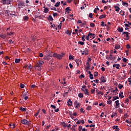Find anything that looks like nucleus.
<instances>
[{
	"label": "nucleus",
	"instance_id": "f257e3e1",
	"mask_svg": "<svg viewBox=\"0 0 131 131\" xmlns=\"http://www.w3.org/2000/svg\"><path fill=\"white\" fill-rule=\"evenodd\" d=\"M64 56H65V53H64V52H62L61 55L57 54L56 53H54L53 54V57H54V58H56V59H58V60H62V58Z\"/></svg>",
	"mask_w": 131,
	"mask_h": 131
},
{
	"label": "nucleus",
	"instance_id": "f03ea898",
	"mask_svg": "<svg viewBox=\"0 0 131 131\" xmlns=\"http://www.w3.org/2000/svg\"><path fill=\"white\" fill-rule=\"evenodd\" d=\"M21 122L22 123V124H25L26 125H29V122L28 121V120L24 119L23 120H21Z\"/></svg>",
	"mask_w": 131,
	"mask_h": 131
},
{
	"label": "nucleus",
	"instance_id": "7ed1b4c3",
	"mask_svg": "<svg viewBox=\"0 0 131 131\" xmlns=\"http://www.w3.org/2000/svg\"><path fill=\"white\" fill-rule=\"evenodd\" d=\"M74 106H75V108H78V107H80L81 104H80V103L78 102L77 101H75L74 102Z\"/></svg>",
	"mask_w": 131,
	"mask_h": 131
},
{
	"label": "nucleus",
	"instance_id": "20e7f679",
	"mask_svg": "<svg viewBox=\"0 0 131 131\" xmlns=\"http://www.w3.org/2000/svg\"><path fill=\"white\" fill-rule=\"evenodd\" d=\"M99 79H100L101 82H103V83H105L106 81H107V80L106 78H105V77L104 76H101V77H100Z\"/></svg>",
	"mask_w": 131,
	"mask_h": 131
},
{
	"label": "nucleus",
	"instance_id": "39448f33",
	"mask_svg": "<svg viewBox=\"0 0 131 131\" xmlns=\"http://www.w3.org/2000/svg\"><path fill=\"white\" fill-rule=\"evenodd\" d=\"M43 63V61H39L38 62H37V63L36 64V67H41V66H42V63Z\"/></svg>",
	"mask_w": 131,
	"mask_h": 131
},
{
	"label": "nucleus",
	"instance_id": "423d86ee",
	"mask_svg": "<svg viewBox=\"0 0 131 131\" xmlns=\"http://www.w3.org/2000/svg\"><path fill=\"white\" fill-rule=\"evenodd\" d=\"M52 57H53L52 55H48L45 56L44 59L45 60H47V61H49V60H51V58L50 57L52 58Z\"/></svg>",
	"mask_w": 131,
	"mask_h": 131
},
{
	"label": "nucleus",
	"instance_id": "0eeeda50",
	"mask_svg": "<svg viewBox=\"0 0 131 131\" xmlns=\"http://www.w3.org/2000/svg\"><path fill=\"white\" fill-rule=\"evenodd\" d=\"M125 34L126 38H125L124 39L125 40H128V39H129L130 38L129 34H130V33H128V32H126V33Z\"/></svg>",
	"mask_w": 131,
	"mask_h": 131
},
{
	"label": "nucleus",
	"instance_id": "6e6552de",
	"mask_svg": "<svg viewBox=\"0 0 131 131\" xmlns=\"http://www.w3.org/2000/svg\"><path fill=\"white\" fill-rule=\"evenodd\" d=\"M81 91H82V92H83L85 94V95H87L88 96H89V90L88 89H81Z\"/></svg>",
	"mask_w": 131,
	"mask_h": 131
},
{
	"label": "nucleus",
	"instance_id": "1a4fd4ad",
	"mask_svg": "<svg viewBox=\"0 0 131 131\" xmlns=\"http://www.w3.org/2000/svg\"><path fill=\"white\" fill-rule=\"evenodd\" d=\"M119 98L121 99H123L124 98V96H123V93L122 92H120V93L119 94Z\"/></svg>",
	"mask_w": 131,
	"mask_h": 131
},
{
	"label": "nucleus",
	"instance_id": "9d476101",
	"mask_svg": "<svg viewBox=\"0 0 131 131\" xmlns=\"http://www.w3.org/2000/svg\"><path fill=\"white\" fill-rule=\"evenodd\" d=\"M67 103L68 106H72V101H71V99H69Z\"/></svg>",
	"mask_w": 131,
	"mask_h": 131
},
{
	"label": "nucleus",
	"instance_id": "9b49d317",
	"mask_svg": "<svg viewBox=\"0 0 131 131\" xmlns=\"http://www.w3.org/2000/svg\"><path fill=\"white\" fill-rule=\"evenodd\" d=\"M122 5L124 7H127V6H128V3L122 1Z\"/></svg>",
	"mask_w": 131,
	"mask_h": 131
},
{
	"label": "nucleus",
	"instance_id": "f8f14e48",
	"mask_svg": "<svg viewBox=\"0 0 131 131\" xmlns=\"http://www.w3.org/2000/svg\"><path fill=\"white\" fill-rule=\"evenodd\" d=\"M113 129H115V131L120 130L119 128H118V126H113Z\"/></svg>",
	"mask_w": 131,
	"mask_h": 131
},
{
	"label": "nucleus",
	"instance_id": "ddd939ff",
	"mask_svg": "<svg viewBox=\"0 0 131 131\" xmlns=\"http://www.w3.org/2000/svg\"><path fill=\"white\" fill-rule=\"evenodd\" d=\"M0 37L3 39H5L6 37H7V35L2 34L0 35Z\"/></svg>",
	"mask_w": 131,
	"mask_h": 131
},
{
	"label": "nucleus",
	"instance_id": "4468645a",
	"mask_svg": "<svg viewBox=\"0 0 131 131\" xmlns=\"http://www.w3.org/2000/svg\"><path fill=\"white\" fill-rule=\"evenodd\" d=\"M86 70H89L90 69V67H91V64H90V63L86 62Z\"/></svg>",
	"mask_w": 131,
	"mask_h": 131
},
{
	"label": "nucleus",
	"instance_id": "2eb2a0df",
	"mask_svg": "<svg viewBox=\"0 0 131 131\" xmlns=\"http://www.w3.org/2000/svg\"><path fill=\"white\" fill-rule=\"evenodd\" d=\"M19 7H25V5H24V2H20L18 4Z\"/></svg>",
	"mask_w": 131,
	"mask_h": 131
},
{
	"label": "nucleus",
	"instance_id": "dca6fc26",
	"mask_svg": "<svg viewBox=\"0 0 131 131\" xmlns=\"http://www.w3.org/2000/svg\"><path fill=\"white\" fill-rule=\"evenodd\" d=\"M115 9H116L115 11L116 12H119V10H120V8L118 6H114Z\"/></svg>",
	"mask_w": 131,
	"mask_h": 131
},
{
	"label": "nucleus",
	"instance_id": "f3484780",
	"mask_svg": "<svg viewBox=\"0 0 131 131\" xmlns=\"http://www.w3.org/2000/svg\"><path fill=\"white\" fill-rule=\"evenodd\" d=\"M118 32H122L123 31V28L119 27L117 29Z\"/></svg>",
	"mask_w": 131,
	"mask_h": 131
},
{
	"label": "nucleus",
	"instance_id": "a211bd4d",
	"mask_svg": "<svg viewBox=\"0 0 131 131\" xmlns=\"http://www.w3.org/2000/svg\"><path fill=\"white\" fill-rule=\"evenodd\" d=\"M60 5H61V2H58L55 4L54 6L56 7H58L60 6Z\"/></svg>",
	"mask_w": 131,
	"mask_h": 131
},
{
	"label": "nucleus",
	"instance_id": "6ab92c4d",
	"mask_svg": "<svg viewBox=\"0 0 131 131\" xmlns=\"http://www.w3.org/2000/svg\"><path fill=\"white\" fill-rule=\"evenodd\" d=\"M119 99V97L118 96H114L113 97L112 101H114L115 100H118Z\"/></svg>",
	"mask_w": 131,
	"mask_h": 131
},
{
	"label": "nucleus",
	"instance_id": "aec40b11",
	"mask_svg": "<svg viewBox=\"0 0 131 131\" xmlns=\"http://www.w3.org/2000/svg\"><path fill=\"white\" fill-rule=\"evenodd\" d=\"M115 104H116V107H118V106H119V105H120V103H119V100L116 101Z\"/></svg>",
	"mask_w": 131,
	"mask_h": 131
},
{
	"label": "nucleus",
	"instance_id": "412c9836",
	"mask_svg": "<svg viewBox=\"0 0 131 131\" xmlns=\"http://www.w3.org/2000/svg\"><path fill=\"white\" fill-rule=\"evenodd\" d=\"M76 64L77 66H79V64H81V60L80 59H78V61L76 62Z\"/></svg>",
	"mask_w": 131,
	"mask_h": 131
},
{
	"label": "nucleus",
	"instance_id": "4be33fe9",
	"mask_svg": "<svg viewBox=\"0 0 131 131\" xmlns=\"http://www.w3.org/2000/svg\"><path fill=\"white\" fill-rule=\"evenodd\" d=\"M20 61H21V59L20 58H18V59L16 58L15 59V62L16 64H17L18 63H20Z\"/></svg>",
	"mask_w": 131,
	"mask_h": 131
},
{
	"label": "nucleus",
	"instance_id": "5701e85b",
	"mask_svg": "<svg viewBox=\"0 0 131 131\" xmlns=\"http://www.w3.org/2000/svg\"><path fill=\"white\" fill-rule=\"evenodd\" d=\"M105 17H106V15H105V14H102L101 15H100V16H99V19H104V18H105Z\"/></svg>",
	"mask_w": 131,
	"mask_h": 131
},
{
	"label": "nucleus",
	"instance_id": "b1692460",
	"mask_svg": "<svg viewBox=\"0 0 131 131\" xmlns=\"http://www.w3.org/2000/svg\"><path fill=\"white\" fill-rule=\"evenodd\" d=\"M78 97H79V98L82 99V98H83V94H82L81 93H79Z\"/></svg>",
	"mask_w": 131,
	"mask_h": 131
},
{
	"label": "nucleus",
	"instance_id": "393cba45",
	"mask_svg": "<svg viewBox=\"0 0 131 131\" xmlns=\"http://www.w3.org/2000/svg\"><path fill=\"white\" fill-rule=\"evenodd\" d=\"M69 114L70 117L72 118V119H73V118H74V117H73V114H72V112H69Z\"/></svg>",
	"mask_w": 131,
	"mask_h": 131
},
{
	"label": "nucleus",
	"instance_id": "a878e982",
	"mask_svg": "<svg viewBox=\"0 0 131 131\" xmlns=\"http://www.w3.org/2000/svg\"><path fill=\"white\" fill-rule=\"evenodd\" d=\"M99 10H100V9H99L98 6H97L96 8H95V9L94 10V13H95V14H97V11H99Z\"/></svg>",
	"mask_w": 131,
	"mask_h": 131
},
{
	"label": "nucleus",
	"instance_id": "bb28decb",
	"mask_svg": "<svg viewBox=\"0 0 131 131\" xmlns=\"http://www.w3.org/2000/svg\"><path fill=\"white\" fill-rule=\"evenodd\" d=\"M19 110L22 111V112H24V111H26V108H23L22 106H21Z\"/></svg>",
	"mask_w": 131,
	"mask_h": 131
},
{
	"label": "nucleus",
	"instance_id": "cd10ccee",
	"mask_svg": "<svg viewBox=\"0 0 131 131\" xmlns=\"http://www.w3.org/2000/svg\"><path fill=\"white\" fill-rule=\"evenodd\" d=\"M7 35L8 36H12V35H13V34H14V33H13V32H7Z\"/></svg>",
	"mask_w": 131,
	"mask_h": 131
},
{
	"label": "nucleus",
	"instance_id": "c85d7f7f",
	"mask_svg": "<svg viewBox=\"0 0 131 131\" xmlns=\"http://www.w3.org/2000/svg\"><path fill=\"white\" fill-rule=\"evenodd\" d=\"M44 13H45V14H48V13H49V9H48V8H46L44 9Z\"/></svg>",
	"mask_w": 131,
	"mask_h": 131
},
{
	"label": "nucleus",
	"instance_id": "c756f323",
	"mask_svg": "<svg viewBox=\"0 0 131 131\" xmlns=\"http://www.w3.org/2000/svg\"><path fill=\"white\" fill-rule=\"evenodd\" d=\"M23 19L25 21H26L27 20H28L29 19V17H28V16H25L24 17H23Z\"/></svg>",
	"mask_w": 131,
	"mask_h": 131
},
{
	"label": "nucleus",
	"instance_id": "7c9ffc66",
	"mask_svg": "<svg viewBox=\"0 0 131 131\" xmlns=\"http://www.w3.org/2000/svg\"><path fill=\"white\" fill-rule=\"evenodd\" d=\"M88 36H90V38H91V36H95V34L91 33V32H89L88 34Z\"/></svg>",
	"mask_w": 131,
	"mask_h": 131
},
{
	"label": "nucleus",
	"instance_id": "2f4dec72",
	"mask_svg": "<svg viewBox=\"0 0 131 131\" xmlns=\"http://www.w3.org/2000/svg\"><path fill=\"white\" fill-rule=\"evenodd\" d=\"M66 11L67 13H68V14H69V11H71V10H70V7H67L66 8Z\"/></svg>",
	"mask_w": 131,
	"mask_h": 131
},
{
	"label": "nucleus",
	"instance_id": "473e14b6",
	"mask_svg": "<svg viewBox=\"0 0 131 131\" xmlns=\"http://www.w3.org/2000/svg\"><path fill=\"white\" fill-rule=\"evenodd\" d=\"M115 49L116 50H119V49H120V45H116Z\"/></svg>",
	"mask_w": 131,
	"mask_h": 131
},
{
	"label": "nucleus",
	"instance_id": "72a5a7b5",
	"mask_svg": "<svg viewBox=\"0 0 131 131\" xmlns=\"http://www.w3.org/2000/svg\"><path fill=\"white\" fill-rule=\"evenodd\" d=\"M116 115H117V113H113L111 116L112 118H113L115 116H116Z\"/></svg>",
	"mask_w": 131,
	"mask_h": 131
},
{
	"label": "nucleus",
	"instance_id": "f704fd0d",
	"mask_svg": "<svg viewBox=\"0 0 131 131\" xmlns=\"http://www.w3.org/2000/svg\"><path fill=\"white\" fill-rule=\"evenodd\" d=\"M129 102V99H128V98H127L125 100V104H126V105H128Z\"/></svg>",
	"mask_w": 131,
	"mask_h": 131
},
{
	"label": "nucleus",
	"instance_id": "c9c22d12",
	"mask_svg": "<svg viewBox=\"0 0 131 131\" xmlns=\"http://www.w3.org/2000/svg\"><path fill=\"white\" fill-rule=\"evenodd\" d=\"M90 26L91 27H92L93 28H94L95 26H96V25H95V24H94L93 23H91Z\"/></svg>",
	"mask_w": 131,
	"mask_h": 131
},
{
	"label": "nucleus",
	"instance_id": "e433bc0d",
	"mask_svg": "<svg viewBox=\"0 0 131 131\" xmlns=\"http://www.w3.org/2000/svg\"><path fill=\"white\" fill-rule=\"evenodd\" d=\"M122 88H123V85L121 84H119L118 85V88L120 90H121V89H122Z\"/></svg>",
	"mask_w": 131,
	"mask_h": 131
},
{
	"label": "nucleus",
	"instance_id": "4c0bfd02",
	"mask_svg": "<svg viewBox=\"0 0 131 131\" xmlns=\"http://www.w3.org/2000/svg\"><path fill=\"white\" fill-rule=\"evenodd\" d=\"M48 20H50V21H53V20H54V18H53V17H52V15H49Z\"/></svg>",
	"mask_w": 131,
	"mask_h": 131
},
{
	"label": "nucleus",
	"instance_id": "58836bf2",
	"mask_svg": "<svg viewBox=\"0 0 131 131\" xmlns=\"http://www.w3.org/2000/svg\"><path fill=\"white\" fill-rule=\"evenodd\" d=\"M62 124H63V127L64 128H66L67 127V124H66V123H65V122H63Z\"/></svg>",
	"mask_w": 131,
	"mask_h": 131
},
{
	"label": "nucleus",
	"instance_id": "ea45409f",
	"mask_svg": "<svg viewBox=\"0 0 131 131\" xmlns=\"http://www.w3.org/2000/svg\"><path fill=\"white\" fill-rule=\"evenodd\" d=\"M86 110H88V111L90 110H92V106H88L86 108Z\"/></svg>",
	"mask_w": 131,
	"mask_h": 131
},
{
	"label": "nucleus",
	"instance_id": "a19ab883",
	"mask_svg": "<svg viewBox=\"0 0 131 131\" xmlns=\"http://www.w3.org/2000/svg\"><path fill=\"white\" fill-rule=\"evenodd\" d=\"M58 27L59 29H61L62 28V21L59 24V25L58 26Z\"/></svg>",
	"mask_w": 131,
	"mask_h": 131
},
{
	"label": "nucleus",
	"instance_id": "79ce46f5",
	"mask_svg": "<svg viewBox=\"0 0 131 131\" xmlns=\"http://www.w3.org/2000/svg\"><path fill=\"white\" fill-rule=\"evenodd\" d=\"M107 104H108V105H111V104H112V100H108L107 101Z\"/></svg>",
	"mask_w": 131,
	"mask_h": 131
},
{
	"label": "nucleus",
	"instance_id": "37998d69",
	"mask_svg": "<svg viewBox=\"0 0 131 131\" xmlns=\"http://www.w3.org/2000/svg\"><path fill=\"white\" fill-rule=\"evenodd\" d=\"M79 45H81V46H83L84 45V42L80 41L78 42Z\"/></svg>",
	"mask_w": 131,
	"mask_h": 131
},
{
	"label": "nucleus",
	"instance_id": "c03bdc74",
	"mask_svg": "<svg viewBox=\"0 0 131 131\" xmlns=\"http://www.w3.org/2000/svg\"><path fill=\"white\" fill-rule=\"evenodd\" d=\"M85 37V36L84 35H83L81 38H82V40L83 41H85V39H84V38Z\"/></svg>",
	"mask_w": 131,
	"mask_h": 131
},
{
	"label": "nucleus",
	"instance_id": "a18cd8bd",
	"mask_svg": "<svg viewBox=\"0 0 131 131\" xmlns=\"http://www.w3.org/2000/svg\"><path fill=\"white\" fill-rule=\"evenodd\" d=\"M118 112H119V113H122V112H123L122 108H119Z\"/></svg>",
	"mask_w": 131,
	"mask_h": 131
},
{
	"label": "nucleus",
	"instance_id": "49530a36",
	"mask_svg": "<svg viewBox=\"0 0 131 131\" xmlns=\"http://www.w3.org/2000/svg\"><path fill=\"white\" fill-rule=\"evenodd\" d=\"M69 60H74V58H73V56L71 55H69Z\"/></svg>",
	"mask_w": 131,
	"mask_h": 131
},
{
	"label": "nucleus",
	"instance_id": "de8ad7c7",
	"mask_svg": "<svg viewBox=\"0 0 131 131\" xmlns=\"http://www.w3.org/2000/svg\"><path fill=\"white\" fill-rule=\"evenodd\" d=\"M116 68L117 69H119V67H120V64H118V63H117L116 64Z\"/></svg>",
	"mask_w": 131,
	"mask_h": 131
},
{
	"label": "nucleus",
	"instance_id": "09e8293b",
	"mask_svg": "<svg viewBox=\"0 0 131 131\" xmlns=\"http://www.w3.org/2000/svg\"><path fill=\"white\" fill-rule=\"evenodd\" d=\"M81 123V120H79L76 122L77 124H80Z\"/></svg>",
	"mask_w": 131,
	"mask_h": 131
},
{
	"label": "nucleus",
	"instance_id": "8fccbe9b",
	"mask_svg": "<svg viewBox=\"0 0 131 131\" xmlns=\"http://www.w3.org/2000/svg\"><path fill=\"white\" fill-rule=\"evenodd\" d=\"M25 87V85H24L23 84H20V89H24Z\"/></svg>",
	"mask_w": 131,
	"mask_h": 131
},
{
	"label": "nucleus",
	"instance_id": "3c124183",
	"mask_svg": "<svg viewBox=\"0 0 131 131\" xmlns=\"http://www.w3.org/2000/svg\"><path fill=\"white\" fill-rule=\"evenodd\" d=\"M89 77H90V79H93L94 78V76L93 75V74H90V76H89Z\"/></svg>",
	"mask_w": 131,
	"mask_h": 131
},
{
	"label": "nucleus",
	"instance_id": "603ef678",
	"mask_svg": "<svg viewBox=\"0 0 131 131\" xmlns=\"http://www.w3.org/2000/svg\"><path fill=\"white\" fill-rule=\"evenodd\" d=\"M75 5H77L79 2V0H74Z\"/></svg>",
	"mask_w": 131,
	"mask_h": 131
},
{
	"label": "nucleus",
	"instance_id": "864d4df0",
	"mask_svg": "<svg viewBox=\"0 0 131 131\" xmlns=\"http://www.w3.org/2000/svg\"><path fill=\"white\" fill-rule=\"evenodd\" d=\"M97 95H101L102 96H103V95H104V93H103L102 92L98 91V93Z\"/></svg>",
	"mask_w": 131,
	"mask_h": 131
},
{
	"label": "nucleus",
	"instance_id": "5fc2aeb1",
	"mask_svg": "<svg viewBox=\"0 0 131 131\" xmlns=\"http://www.w3.org/2000/svg\"><path fill=\"white\" fill-rule=\"evenodd\" d=\"M94 75L96 77L98 76V75H99V73L98 72H95L94 73Z\"/></svg>",
	"mask_w": 131,
	"mask_h": 131
},
{
	"label": "nucleus",
	"instance_id": "6e6d98bb",
	"mask_svg": "<svg viewBox=\"0 0 131 131\" xmlns=\"http://www.w3.org/2000/svg\"><path fill=\"white\" fill-rule=\"evenodd\" d=\"M99 106H102L103 107H105V104H104L103 102L99 103Z\"/></svg>",
	"mask_w": 131,
	"mask_h": 131
},
{
	"label": "nucleus",
	"instance_id": "4d7b16f0",
	"mask_svg": "<svg viewBox=\"0 0 131 131\" xmlns=\"http://www.w3.org/2000/svg\"><path fill=\"white\" fill-rule=\"evenodd\" d=\"M89 17H90V18H91V19H93V13H90Z\"/></svg>",
	"mask_w": 131,
	"mask_h": 131
},
{
	"label": "nucleus",
	"instance_id": "13d9d810",
	"mask_svg": "<svg viewBox=\"0 0 131 131\" xmlns=\"http://www.w3.org/2000/svg\"><path fill=\"white\" fill-rule=\"evenodd\" d=\"M129 79H131V78H128L127 81H128V82H130V83H128V84L129 85H130V84H131V80H129Z\"/></svg>",
	"mask_w": 131,
	"mask_h": 131
},
{
	"label": "nucleus",
	"instance_id": "bf43d9fd",
	"mask_svg": "<svg viewBox=\"0 0 131 131\" xmlns=\"http://www.w3.org/2000/svg\"><path fill=\"white\" fill-rule=\"evenodd\" d=\"M123 61L125 62L126 63L127 62V59H126L125 58H123Z\"/></svg>",
	"mask_w": 131,
	"mask_h": 131
},
{
	"label": "nucleus",
	"instance_id": "052dcab7",
	"mask_svg": "<svg viewBox=\"0 0 131 131\" xmlns=\"http://www.w3.org/2000/svg\"><path fill=\"white\" fill-rule=\"evenodd\" d=\"M117 57L116 56H114L112 58H111V60H113V61H114V60H116V59Z\"/></svg>",
	"mask_w": 131,
	"mask_h": 131
},
{
	"label": "nucleus",
	"instance_id": "680f3d73",
	"mask_svg": "<svg viewBox=\"0 0 131 131\" xmlns=\"http://www.w3.org/2000/svg\"><path fill=\"white\" fill-rule=\"evenodd\" d=\"M78 129L79 131H81L82 129V127L81 126H79Z\"/></svg>",
	"mask_w": 131,
	"mask_h": 131
},
{
	"label": "nucleus",
	"instance_id": "e2e57ef3",
	"mask_svg": "<svg viewBox=\"0 0 131 131\" xmlns=\"http://www.w3.org/2000/svg\"><path fill=\"white\" fill-rule=\"evenodd\" d=\"M67 34L70 35V34H71V32H70V31L69 30H68V31L67 32Z\"/></svg>",
	"mask_w": 131,
	"mask_h": 131
},
{
	"label": "nucleus",
	"instance_id": "0e129e2a",
	"mask_svg": "<svg viewBox=\"0 0 131 131\" xmlns=\"http://www.w3.org/2000/svg\"><path fill=\"white\" fill-rule=\"evenodd\" d=\"M79 78H84V75L81 74V75L79 76Z\"/></svg>",
	"mask_w": 131,
	"mask_h": 131
},
{
	"label": "nucleus",
	"instance_id": "69168bd1",
	"mask_svg": "<svg viewBox=\"0 0 131 131\" xmlns=\"http://www.w3.org/2000/svg\"><path fill=\"white\" fill-rule=\"evenodd\" d=\"M51 107L52 108H53V109H55L56 108V106L55 105H53V104L51 105Z\"/></svg>",
	"mask_w": 131,
	"mask_h": 131
},
{
	"label": "nucleus",
	"instance_id": "338daca9",
	"mask_svg": "<svg viewBox=\"0 0 131 131\" xmlns=\"http://www.w3.org/2000/svg\"><path fill=\"white\" fill-rule=\"evenodd\" d=\"M85 54V56H86L88 55V53H86L85 52L83 51L82 53V55H83V54Z\"/></svg>",
	"mask_w": 131,
	"mask_h": 131
},
{
	"label": "nucleus",
	"instance_id": "774afa93",
	"mask_svg": "<svg viewBox=\"0 0 131 131\" xmlns=\"http://www.w3.org/2000/svg\"><path fill=\"white\" fill-rule=\"evenodd\" d=\"M125 25V27L126 28V27H130V26L128 25V24H124Z\"/></svg>",
	"mask_w": 131,
	"mask_h": 131
}]
</instances>
